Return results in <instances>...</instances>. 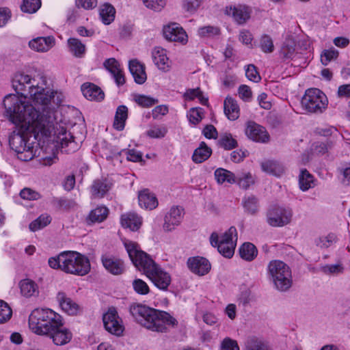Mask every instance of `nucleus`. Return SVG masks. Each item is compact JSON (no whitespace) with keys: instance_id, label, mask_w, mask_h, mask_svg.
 Listing matches in <instances>:
<instances>
[{"instance_id":"1","label":"nucleus","mask_w":350,"mask_h":350,"mask_svg":"<svg viewBox=\"0 0 350 350\" xmlns=\"http://www.w3.org/2000/svg\"><path fill=\"white\" fill-rule=\"evenodd\" d=\"M3 105L5 114L16 126L25 131H13L9 136V145L18 154V158L24 161L40 157L43 149L44 139L54 131L56 120L52 109H44L40 111L31 104L22 100L15 94H8L4 97Z\"/></svg>"},{"instance_id":"2","label":"nucleus","mask_w":350,"mask_h":350,"mask_svg":"<svg viewBox=\"0 0 350 350\" xmlns=\"http://www.w3.org/2000/svg\"><path fill=\"white\" fill-rule=\"evenodd\" d=\"M12 86L16 92L24 98L28 96L31 98L35 105H40L36 109H40L41 113H44V109H50L55 114V106L59 103L58 98L55 100V94L57 92L39 86L35 79H31L29 75H16L12 80Z\"/></svg>"},{"instance_id":"3","label":"nucleus","mask_w":350,"mask_h":350,"mask_svg":"<svg viewBox=\"0 0 350 350\" xmlns=\"http://www.w3.org/2000/svg\"><path fill=\"white\" fill-rule=\"evenodd\" d=\"M129 312L139 324L153 332H165L167 325L174 326L178 323L176 319L167 312L142 304L131 305Z\"/></svg>"},{"instance_id":"4","label":"nucleus","mask_w":350,"mask_h":350,"mask_svg":"<svg viewBox=\"0 0 350 350\" xmlns=\"http://www.w3.org/2000/svg\"><path fill=\"white\" fill-rule=\"evenodd\" d=\"M49 267L54 269L77 275H85L90 270L89 259L79 252L75 251H64L57 256L49 258Z\"/></svg>"},{"instance_id":"5","label":"nucleus","mask_w":350,"mask_h":350,"mask_svg":"<svg viewBox=\"0 0 350 350\" xmlns=\"http://www.w3.org/2000/svg\"><path fill=\"white\" fill-rule=\"evenodd\" d=\"M268 273L275 288L280 291H288L292 286L291 270L281 260H271L268 265Z\"/></svg>"},{"instance_id":"6","label":"nucleus","mask_w":350,"mask_h":350,"mask_svg":"<svg viewBox=\"0 0 350 350\" xmlns=\"http://www.w3.org/2000/svg\"><path fill=\"white\" fill-rule=\"evenodd\" d=\"M124 245L135 267L146 276L158 266L149 254L141 250L137 243L126 240Z\"/></svg>"},{"instance_id":"7","label":"nucleus","mask_w":350,"mask_h":350,"mask_svg":"<svg viewBox=\"0 0 350 350\" xmlns=\"http://www.w3.org/2000/svg\"><path fill=\"white\" fill-rule=\"evenodd\" d=\"M327 96L317 88L307 90L301 99L302 107L309 113H321L327 108Z\"/></svg>"},{"instance_id":"8","label":"nucleus","mask_w":350,"mask_h":350,"mask_svg":"<svg viewBox=\"0 0 350 350\" xmlns=\"http://www.w3.org/2000/svg\"><path fill=\"white\" fill-rule=\"evenodd\" d=\"M292 211L281 206H274L267 214V222L273 227H282L291 222Z\"/></svg>"},{"instance_id":"9","label":"nucleus","mask_w":350,"mask_h":350,"mask_svg":"<svg viewBox=\"0 0 350 350\" xmlns=\"http://www.w3.org/2000/svg\"><path fill=\"white\" fill-rule=\"evenodd\" d=\"M103 321L105 329L109 333L117 336L122 335L124 327L115 308H109V310L103 314Z\"/></svg>"},{"instance_id":"10","label":"nucleus","mask_w":350,"mask_h":350,"mask_svg":"<svg viewBox=\"0 0 350 350\" xmlns=\"http://www.w3.org/2000/svg\"><path fill=\"white\" fill-rule=\"evenodd\" d=\"M57 317H51L44 322H36V327H31V329L37 334L48 336L58 325H63V320L62 317L56 314Z\"/></svg>"},{"instance_id":"11","label":"nucleus","mask_w":350,"mask_h":350,"mask_svg":"<svg viewBox=\"0 0 350 350\" xmlns=\"http://www.w3.org/2000/svg\"><path fill=\"white\" fill-rule=\"evenodd\" d=\"M163 33L164 38L170 41L183 42L187 38L185 30L176 23L165 25L163 29Z\"/></svg>"},{"instance_id":"12","label":"nucleus","mask_w":350,"mask_h":350,"mask_svg":"<svg viewBox=\"0 0 350 350\" xmlns=\"http://www.w3.org/2000/svg\"><path fill=\"white\" fill-rule=\"evenodd\" d=\"M147 277L159 289L165 291L171 283L170 274L157 266Z\"/></svg>"},{"instance_id":"13","label":"nucleus","mask_w":350,"mask_h":350,"mask_svg":"<svg viewBox=\"0 0 350 350\" xmlns=\"http://www.w3.org/2000/svg\"><path fill=\"white\" fill-rule=\"evenodd\" d=\"M245 133L248 138L254 142L265 143L269 140L265 129L254 122H248Z\"/></svg>"},{"instance_id":"14","label":"nucleus","mask_w":350,"mask_h":350,"mask_svg":"<svg viewBox=\"0 0 350 350\" xmlns=\"http://www.w3.org/2000/svg\"><path fill=\"white\" fill-rule=\"evenodd\" d=\"M187 265L193 273L198 275H204L211 269L209 261L206 258L200 256L189 258L187 260Z\"/></svg>"},{"instance_id":"15","label":"nucleus","mask_w":350,"mask_h":350,"mask_svg":"<svg viewBox=\"0 0 350 350\" xmlns=\"http://www.w3.org/2000/svg\"><path fill=\"white\" fill-rule=\"evenodd\" d=\"M210 242L212 246L217 247L218 252L224 257L230 258L233 256L236 243L230 242L219 243V236L216 232H213L210 237Z\"/></svg>"},{"instance_id":"16","label":"nucleus","mask_w":350,"mask_h":350,"mask_svg":"<svg viewBox=\"0 0 350 350\" xmlns=\"http://www.w3.org/2000/svg\"><path fill=\"white\" fill-rule=\"evenodd\" d=\"M104 267L113 275H120L124 271V262L116 257L103 256L101 258Z\"/></svg>"},{"instance_id":"17","label":"nucleus","mask_w":350,"mask_h":350,"mask_svg":"<svg viewBox=\"0 0 350 350\" xmlns=\"http://www.w3.org/2000/svg\"><path fill=\"white\" fill-rule=\"evenodd\" d=\"M55 44L53 36L37 37L29 42V46L37 52H46L50 50Z\"/></svg>"},{"instance_id":"18","label":"nucleus","mask_w":350,"mask_h":350,"mask_svg":"<svg viewBox=\"0 0 350 350\" xmlns=\"http://www.w3.org/2000/svg\"><path fill=\"white\" fill-rule=\"evenodd\" d=\"M183 209L178 206L172 207L165 217L163 228L165 231L172 230L176 226L180 224L183 218Z\"/></svg>"},{"instance_id":"19","label":"nucleus","mask_w":350,"mask_h":350,"mask_svg":"<svg viewBox=\"0 0 350 350\" xmlns=\"http://www.w3.org/2000/svg\"><path fill=\"white\" fill-rule=\"evenodd\" d=\"M49 336L53 340L55 345H64L71 340L72 334L71 332L63 325H58L55 327Z\"/></svg>"},{"instance_id":"20","label":"nucleus","mask_w":350,"mask_h":350,"mask_svg":"<svg viewBox=\"0 0 350 350\" xmlns=\"http://www.w3.org/2000/svg\"><path fill=\"white\" fill-rule=\"evenodd\" d=\"M152 57L154 64L159 70L164 72L169 70L170 62L164 49L160 46L154 47L152 51Z\"/></svg>"},{"instance_id":"21","label":"nucleus","mask_w":350,"mask_h":350,"mask_svg":"<svg viewBox=\"0 0 350 350\" xmlns=\"http://www.w3.org/2000/svg\"><path fill=\"white\" fill-rule=\"evenodd\" d=\"M129 68L136 83L142 85L145 83L147 76L144 64L136 59H131L129 63Z\"/></svg>"},{"instance_id":"22","label":"nucleus","mask_w":350,"mask_h":350,"mask_svg":"<svg viewBox=\"0 0 350 350\" xmlns=\"http://www.w3.org/2000/svg\"><path fill=\"white\" fill-rule=\"evenodd\" d=\"M61 308L70 315H75L77 313L79 306L71 298L68 297L65 293L59 292L56 297Z\"/></svg>"},{"instance_id":"23","label":"nucleus","mask_w":350,"mask_h":350,"mask_svg":"<svg viewBox=\"0 0 350 350\" xmlns=\"http://www.w3.org/2000/svg\"><path fill=\"white\" fill-rule=\"evenodd\" d=\"M81 92L83 96L90 100L100 101L105 96L104 92L99 87L90 83H83L81 85Z\"/></svg>"},{"instance_id":"24","label":"nucleus","mask_w":350,"mask_h":350,"mask_svg":"<svg viewBox=\"0 0 350 350\" xmlns=\"http://www.w3.org/2000/svg\"><path fill=\"white\" fill-rule=\"evenodd\" d=\"M54 311L51 309H36L29 316V327H36V322H44L46 319L51 317H57Z\"/></svg>"},{"instance_id":"25","label":"nucleus","mask_w":350,"mask_h":350,"mask_svg":"<svg viewBox=\"0 0 350 350\" xmlns=\"http://www.w3.org/2000/svg\"><path fill=\"white\" fill-rule=\"evenodd\" d=\"M139 204L142 208L152 210L158 206V201L154 194L148 189H144L138 195Z\"/></svg>"},{"instance_id":"26","label":"nucleus","mask_w":350,"mask_h":350,"mask_svg":"<svg viewBox=\"0 0 350 350\" xmlns=\"http://www.w3.org/2000/svg\"><path fill=\"white\" fill-rule=\"evenodd\" d=\"M121 224L125 228L136 231L142 225V218L133 213H126L122 215Z\"/></svg>"},{"instance_id":"27","label":"nucleus","mask_w":350,"mask_h":350,"mask_svg":"<svg viewBox=\"0 0 350 350\" xmlns=\"http://www.w3.org/2000/svg\"><path fill=\"white\" fill-rule=\"evenodd\" d=\"M111 184L107 179L95 180L91 187L92 195L94 198H102L110 189Z\"/></svg>"},{"instance_id":"28","label":"nucleus","mask_w":350,"mask_h":350,"mask_svg":"<svg viewBox=\"0 0 350 350\" xmlns=\"http://www.w3.org/2000/svg\"><path fill=\"white\" fill-rule=\"evenodd\" d=\"M224 113L230 120H235L239 116V107L237 103L231 97H226L224 103Z\"/></svg>"},{"instance_id":"29","label":"nucleus","mask_w":350,"mask_h":350,"mask_svg":"<svg viewBox=\"0 0 350 350\" xmlns=\"http://www.w3.org/2000/svg\"><path fill=\"white\" fill-rule=\"evenodd\" d=\"M212 154V150L206 144L202 142L198 148H197L192 155V160L196 163H201L207 160Z\"/></svg>"},{"instance_id":"30","label":"nucleus","mask_w":350,"mask_h":350,"mask_svg":"<svg viewBox=\"0 0 350 350\" xmlns=\"http://www.w3.org/2000/svg\"><path fill=\"white\" fill-rule=\"evenodd\" d=\"M19 286L21 294L26 297L37 296L39 293L38 284L31 280L25 279L21 280Z\"/></svg>"},{"instance_id":"31","label":"nucleus","mask_w":350,"mask_h":350,"mask_svg":"<svg viewBox=\"0 0 350 350\" xmlns=\"http://www.w3.org/2000/svg\"><path fill=\"white\" fill-rule=\"evenodd\" d=\"M68 46L70 53L77 58L84 57L86 51V47L84 44L77 38H70L68 40Z\"/></svg>"},{"instance_id":"32","label":"nucleus","mask_w":350,"mask_h":350,"mask_svg":"<svg viewBox=\"0 0 350 350\" xmlns=\"http://www.w3.org/2000/svg\"><path fill=\"white\" fill-rule=\"evenodd\" d=\"M109 214V209L105 206H98L92 210L87 217V222L100 223L105 220Z\"/></svg>"},{"instance_id":"33","label":"nucleus","mask_w":350,"mask_h":350,"mask_svg":"<svg viewBox=\"0 0 350 350\" xmlns=\"http://www.w3.org/2000/svg\"><path fill=\"white\" fill-rule=\"evenodd\" d=\"M128 118V108L125 105L118 107L113 122V127L118 131H122Z\"/></svg>"},{"instance_id":"34","label":"nucleus","mask_w":350,"mask_h":350,"mask_svg":"<svg viewBox=\"0 0 350 350\" xmlns=\"http://www.w3.org/2000/svg\"><path fill=\"white\" fill-rule=\"evenodd\" d=\"M258 254L256 247L252 243H244L239 248V255L246 261H252Z\"/></svg>"},{"instance_id":"35","label":"nucleus","mask_w":350,"mask_h":350,"mask_svg":"<svg viewBox=\"0 0 350 350\" xmlns=\"http://www.w3.org/2000/svg\"><path fill=\"white\" fill-rule=\"evenodd\" d=\"M258 199L253 196H245L242 200L245 211L250 215H255L258 211Z\"/></svg>"},{"instance_id":"36","label":"nucleus","mask_w":350,"mask_h":350,"mask_svg":"<svg viewBox=\"0 0 350 350\" xmlns=\"http://www.w3.org/2000/svg\"><path fill=\"white\" fill-rule=\"evenodd\" d=\"M215 178L219 184L224 183H236V176L231 172L224 168H218L215 171Z\"/></svg>"},{"instance_id":"37","label":"nucleus","mask_w":350,"mask_h":350,"mask_svg":"<svg viewBox=\"0 0 350 350\" xmlns=\"http://www.w3.org/2000/svg\"><path fill=\"white\" fill-rule=\"evenodd\" d=\"M281 57L284 60L291 59L295 55V43L293 40H286L280 52Z\"/></svg>"},{"instance_id":"38","label":"nucleus","mask_w":350,"mask_h":350,"mask_svg":"<svg viewBox=\"0 0 350 350\" xmlns=\"http://www.w3.org/2000/svg\"><path fill=\"white\" fill-rule=\"evenodd\" d=\"M232 16L239 24H243L250 17V10L245 6H238L234 8Z\"/></svg>"},{"instance_id":"39","label":"nucleus","mask_w":350,"mask_h":350,"mask_svg":"<svg viewBox=\"0 0 350 350\" xmlns=\"http://www.w3.org/2000/svg\"><path fill=\"white\" fill-rule=\"evenodd\" d=\"M261 167L264 172L273 174L275 176H280L283 173L284 171L283 167L278 161H275L269 160L263 162L261 164Z\"/></svg>"},{"instance_id":"40","label":"nucleus","mask_w":350,"mask_h":350,"mask_svg":"<svg viewBox=\"0 0 350 350\" xmlns=\"http://www.w3.org/2000/svg\"><path fill=\"white\" fill-rule=\"evenodd\" d=\"M115 8L110 4H105L100 11V16L105 25H109L115 18Z\"/></svg>"},{"instance_id":"41","label":"nucleus","mask_w":350,"mask_h":350,"mask_svg":"<svg viewBox=\"0 0 350 350\" xmlns=\"http://www.w3.org/2000/svg\"><path fill=\"white\" fill-rule=\"evenodd\" d=\"M299 187L302 191H307L312 187L313 176L306 169L302 170L299 176Z\"/></svg>"},{"instance_id":"42","label":"nucleus","mask_w":350,"mask_h":350,"mask_svg":"<svg viewBox=\"0 0 350 350\" xmlns=\"http://www.w3.org/2000/svg\"><path fill=\"white\" fill-rule=\"evenodd\" d=\"M75 137L70 133H67L66 130L62 128L59 135L57 136V140L60 142L62 148L71 146L72 149L75 150L77 148V145L74 141Z\"/></svg>"},{"instance_id":"43","label":"nucleus","mask_w":350,"mask_h":350,"mask_svg":"<svg viewBox=\"0 0 350 350\" xmlns=\"http://www.w3.org/2000/svg\"><path fill=\"white\" fill-rule=\"evenodd\" d=\"M246 350H269L266 342L256 337H250L245 342Z\"/></svg>"},{"instance_id":"44","label":"nucleus","mask_w":350,"mask_h":350,"mask_svg":"<svg viewBox=\"0 0 350 350\" xmlns=\"http://www.w3.org/2000/svg\"><path fill=\"white\" fill-rule=\"evenodd\" d=\"M218 144L226 150H232L238 145L237 142L230 133H224L220 135Z\"/></svg>"},{"instance_id":"45","label":"nucleus","mask_w":350,"mask_h":350,"mask_svg":"<svg viewBox=\"0 0 350 350\" xmlns=\"http://www.w3.org/2000/svg\"><path fill=\"white\" fill-rule=\"evenodd\" d=\"M51 222V217L47 215H41L36 219L33 220L30 223L29 228V230L32 232H36L38 230H40Z\"/></svg>"},{"instance_id":"46","label":"nucleus","mask_w":350,"mask_h":350,"mask_svg":"<svg viewBox=\"0 0 350 350\" xmlns=\"http://www.w3.org/2000/svg\"><path fill=\"white\" fill-rule=\"evenodd\" d=\"M236 183L243 189H247L254 183V179L250 173L237 174Z\"/></svg>"},{"instance_id":"47","label":"nucleus","mask_w":350,"mask_h":350,"mask_svg":"<svg viewBox=\"0 0 350 350\" xmlns=\"http://www.w3.org/2000/svg\"><path fill=\"white\" fill-rule=\"evenodd\" d=\"M41 6L40 0H23L21 10L29 14L35 13Z\"/></svg>"},{"instance_id":"48","label":"nucleus","mask_w":350,"mask_h":350,"mask_svg":"<svg viewBox=\"0 0 350 350\" xmlns=\"http://www.w3.org/2000/svg\"><path fill=\"white\" fill-rule=\"evenodd\" d=\"M237 228L234 226H231L222 234L220 239L219 238V243H230V242H234L237 243Z\"/></svg>"},{"instance_id":"49","label":"nucleus","mask_w":350,"mask_h":350,"mask_svg":"<svg viewBox=\"0 0 350 350\" xmlns=\"http://www.w3.org/2000/svg\"><path fill=\"white\" fill-rule=\"evenodd\" d=\"M260 47L264 53H272L274 51V45L271 36L267 34L262 36L260 40Z\"/></svg>"},{"instance_id":"50","label":"nucleus","mask_w":350,"mask_h":350,"mask_svg":"<svg viewBox=\"0 0 350 350\" xmlns=\"http://www.w3.org/2000/svg\"><path fill=\"white\" fill-rule=\"evenodd\" d=\"M12 315V311L7 303L0 300V324L8 321Z\"/></svg>"},{"instance_id":"51","label":"nucleus","mask_w":350,"mask_h":350,"mask_svg":"<svg viewBox=\"0 0 350 350\" xmlns=\"http://www.w3.org/2000/svg\"><path fill=\"white\" fill-rule=\"evenodd\" d=\"M134 99L139 105L143 107H150L158 103L157 99L145 95H136Z\"/></svg>"},{"instance_id":"52","label":"nucleus","mask_w":350,"mask_h":350,"mask_svg":"<svg viewBox=\"0 0 350 350\" xmlns=\"http://www.w3.org/2000/svg\"><path fill=\"white\" fill-rule=\"evenodd\" d=\"M133 288L139 295H145L150 292L148 284L142 279H135L133 281Z\"/></svg>"},{"instance_id":"53","label":"nucleus","mask_w":350,"mask_h":350,"mask_svg":"<svg viewBox=\"0 0 350 350\" xmlns=\"http://www.w3.org/2000/svg\"><path fill=\"white\" fill-rule=\"evenodd\" d=\"M198 34L202 37H214L220 34V29L217 27L204 26L199 28Z\"/></svg>"},{"instance_id":"54","label":"nucleus","mask_w":350,"mask_h":350,"mask_svg":"<svg viewBox=\"0 0 350 350\" xmlns=\"http://www.w3.org/2000/svg\"><path fill=\"white\" fill-rule=\"evenodd\" d=\"M338 56V51L336 49L324 50L321 55V62L323 65L327 66L329 62L336 59Z\"/></svg>"},{"instance_id":"55","label":"nucleus","mask_w":350,"mask_h":350,"mask_svg":"<svg viewBox=\"0 0 350 350\" xmlns=\"http://www.w3.org/2000/svg\"><path fill=\"white\" fill-rule=\"evenodd\" d=\"M202 116L203 109L200 107L191 108L188 114L189 122L193 124H198L202 120Z\"/></svg>"},{"instance_id":"56","label":"nucleus","mask_w":350,"mask_h":350,"mask_svg":"<svg viewBox=\"0 0 350 350\" xmlns=\"http://www.w3.org/2000/svg\"><path fill=\"white\" fill-rule=\"evenodd\" d=\"M336 239L335 234H329L326 237H322L316 240V245L321 248H327L336 241Z\"/></svg>"},{"instance_id":"57","label":"nucleus","mask_w":350,"mask_h":350,"mask_svg":"<svg viewBox=\"0 0 350 350\" xmlns=\"http://www.w3.org/2000/svg\"><path fill=\"white\" fill-rule=\"evenodd\" d=\"M145 6L156 12L161 11L165 5V0H143Z\"/></svg>"},{"instance_id":"58","label":"nucleus","mask_w":350,"mask_h":350,"mask_svg":"<svg viewBox=\"0 0 350 350\" xmlns=\"http://www.w3.org/2000/svg\"><path fill=\"white\" fill-rule=\"evenodd\" d=\"M167 132L165 126H154L147 131V135L152 138L164 137Z\"/></svg>"},{"instance_id":"59","label":"nucleus","mask_w":350,"mask_h":350,"mask_svg":"<svg viewBox=\"0 0 350 350\" xmlns=\"http://www.w3.org/2000/svg\"><path fill=\"white\" fill-rule=\"evenodd\" d=\"M20 196L22 198L29 200H36L40 198L39 193L30 188H24L20 192Z\"/></svg>"},{"instance_id":"60","label":"nucleus","mask_w":350,"mask_h":350,"mask_svg":"<svg viewBox=\"0 0 350 350\" xmlns=\"http://www.w3.org/2000/svg\"><path fill=\"white\" fill-rule=\"evenodd\" d=\"M203 0H184L183 6L187 12H195L201 5Z\"/></svg>"},{"instance_id":"61","label":"nucleus","mask_w":350,"mask_h":350,"mask_svg":"<svg viewBox=\"0 0 350 350\" xmlns=\"http://www.w3.org/2000/svg\"><path fill=\"white\" fill-rule=\"evenodd\" d=\"M103 66L111 74H114L116 72L120 70V64L115 58L106 59L103 63Z\"/></svg>"},{"instance_id":"62","label":"nucleus","mask_w":350,"mask_h":350,"mask_svg":"<svg viewBox=\"0 0 350 350\" xmlns=\"http://www.w3.org/2000/svg\"><path fill=\"white\" fill-rule=\"evenodd\" d=\"M247 78L254 82H258L260 80V77L256 70V68L253 64H250L245 70Z\"/></svg>"},{"instance_id":"63","label":"nucleus","mask_w":350,"mask_h":350,"mask_svg":"<svg viewBox=\"0 0 350 350\" xmlns=\"http://www.w3.org/2000/svg\"><path fill=\"white\" fill-rule=\"evenodd\" d=\"M221 350H239V347L236 340L226 338L221 342Z\"/></svg>"},{"instance_id":"64","label":"nucleus","mask_w":350,"mask_h":350,"mask_svg":"<svg viewBox=\"0 0 350 350\" xmlns=\"http://www.w3.org/2000/svg\"><path fill=\"white\" fill-rule=\"evenodd\" d=\"M321 270L325 273L338 274L342 272L343 267L340 264L327 265L322 267Z\"/></svg>"}]
</instances>
